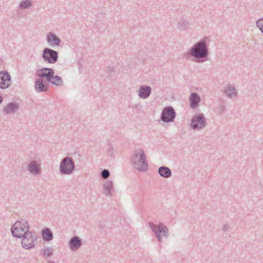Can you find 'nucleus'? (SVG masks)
<instances>
[{
	"mask_svg": "<svg viewBox=\"0 0 263 263\" xmlns=\"http://www.w3.org/2000/svg\"><path fill=\"white\" fill-rule=\"evenodd\" d=\"M192 54L197 57L201 58L206 55V49L203 42L199 43L192 50Z\"/></svg>",
	"mask_w": 263,
	"mask_h": 263,
	"instance_id": "6e6552de",
	"label": "nucleus"
},
{
	"mask_svg": "<svg viewBox=\"0 0 263 263\" xmlns=\"http://www.w3.org/2000/svg\"><path fill=\"white\" fill-rule=\"evenodd\" d=\"M35 87L36 90L39 92L46 91L48 90L47 86L44 85L41 80H37L36 81Z\"/></svg>",
	"mask_w": 263,
	"mask_h": 263,
	"instance_id": "a211bd4d",
	"label": "nucleus"
},
{
	"mask_svg": "<svg viewBox=\"0 0 263 263\" xmlns=\"http://www.w3.org/2000/svg\"><path fill=\"white\" fill-rule=\"evenodd\" d=\"M47 261V263H55V262L53 260H48Z\"/></svg>",
	"mask_w": 263,
	"mask_h": 263,
	"instance_id": "7c9ffc66",
	"label": "nucleus"
},
{
	"mask_svg": "<svg viewBox=\"0 0 263 263\" xmlns=\"http://www.w3.org/2000/svg\"><path fill=\"white\" fill-rule=\"evenodd\" d=\"M74 169V163L71 158L67 157L62 159L60 165V171L62 174H71Z\"/></svg>",
	"mask_w": 263,
	"mask_h": 263,
	"instance_id": "39448f33",
	"label": "nucleus"
},
{
	"mask_svg": "<svg viewBox=\"0 0 263 263\" xmlns=\"http://www.w3.org/2000/svg\"><path fill=\"white\" fill-rule=\"evenodd\" d=\"M175 117V112L171 107H165L162 111L161 119L163 121L168 122L172 121Z\"/></svg>",
	"mask_w": 263,
	"mask_h": 263,
	"instance_id": "423d86ee",
	"label": "nucleus"
},
{
	"mask_svg": "<svg viewBox=\"0 0 263 263\" xmlns=\"http://www.w3.org/2000/svg\"><path fill=\"white\" fill-rule=\"evenodd\" d=\"M10 84V76L8 72H0V88H6Z\"/></svg>",
	"mask_w": 263,
	"mask_h": 263,
	"instance_id": "9b49d317",
	"label": "nucleus"
},
{
	"mask_svg": "<svg viewBox=\"0 0 263 263\" xmlns=\"http://www.w3.org/2000/svg\"><path fill=\"white\" fill-rule=\"evenodd\" d=\"M82 245V239L77 236L72 237L68 242L69 248L71 251H76Z\"/></svg>",
	"mask_w": 263,
	"mask_h": 263,
	"instance_id": "1a4fd4ad",
	"label": "nucleus"
},
{
	"mask_svg": "<svg viewBox=\"0 0 263 263\" xmlns=\"http://www.w3.org/2000/svg\"><path fill=\"white\" fill-rule=\"evenodd\" d=\"M2 97L0 96V103L2 102Z\"/></svg>",
	"mask_w": 263,
	"mask_h": 263,
	"instance_id": "2f4dec72",
	"label": "nucleus"
},
{
	"mask_svg": "<svg viewBox=\"0 0 263 263\" xmlns=\"http://www.w3.org/2000/svg\"><path fill=\"white\" fill-rule=\"evenodd\" d=\"M27 170L30 173L34 175H39L41 173L40 165L35 160L31 161L28 164Z\"/></svg>",
	"mask_w": 263,
	"mask_h": 263,
	"instance_id": "f8f14e48",
	"label": "nucleus"
},
{
	"mask_svg": "<svg viewBox=\"0 0 263 263\" xmlns=\"http://www.w3.org/2000/svg\"><path fill=\"white\" fill-rule=\"evenodd\" d=\"M106 152L107 157H110L111 158H115L114 148L110 143L107 145Z\"/></svg>",
	"mask_w": 263,
	"mask_h": 263,
	"instance_id": "4be33fe9",
	"label": "nucleus"
},
{
	"mask_svg": "<svg viewBox=\"0 0 263 263\" xmlns=\"http://www.w3.org/2000/svg\"><path fill=\"white\" fill-rule=\"evenodd\" d=\"M17 108V105L15 104L11 103L8 104L4 109V111L7 113H10L15 111Z\"/></svg>",
	"mask_w": 263,
	"mask_h": 263,
	"instance_id": "5701e85b",
	"label": "nucleus"
},
{
	"mask_svg": "<svg viewBox=\"0 0 263 263\" xmlns=\"http://www.w3.org/2000/svg\"><path fill=\"white\" fill-rule=\"evenodd\" d=\"M48 81L57 85H60L62 83V80L61 78L57 76H51L50 80H49Z\"/></svg>",
	"mask_w": 263,
	"mask_h": 263,
	"instance_id": "412c9836",
	"label": "nucleus"
},
{
	"mask_svg": "<svg viewBox=\"0 0 263 263\" xmlns=\"http://www.w3.org/2000/svg\"><path fill=\"white\" fill-rule=\"evenodd\" d=\"M42 252L47 257H50L53 254V249L51 247H46L42 250Z\"/></svg>",
	"mask_w": 263,
	"mask_h": 263,
	"instance_id": "b1692460",
	"label": "nucleus"
},
{
	"mask_svg": "<svg viewBox=\"0 0 263 263\" xmlns=\"http://www.w3.org/2000/svg\"><path fill=\"white\" fill-rule=\"evenodd\" d=\"M229 228V224H225L222 227V231L223 232H226Z\"/></svg>",
	"mask_w": 263,
	"mask_h": 263,
	"instance_id": "c756f323",
	"label": "nucleus"
},
{
	"mask_svg": "<svg viewBox=\"0 0 263 263\" xmlns=\"http://www.w3.org/2000/svg\"><path fill=\"white\" fill-rule=\"evenodd\" d=\"M130 161L134 167L139 172H145L147 171L148 163L146 161V157L142 149L135 150Z\"/></svg>",
	"mask_w": 263,
	"mask_h": 263,
	"instance_id": "f257e3e1",
	"label": "nucleus"
},
{
	"mask_svg": "<svg viewBox=\"0 0 263 263\" xmlns=\"http://www.w3.org/2000/svg\"><path fill=\"white\" fill-rule=\"evenodd\" d=\"M106 227V222L104 221H100L99 224V228L100 230H103Z\"/></svg>",
	"mask_w": 263,
	"mask_h": 263,
	"instance_id": "c85d7f7f",
	"label": "nucleus"
},
{
	"mask_svg": "<svg viewBox=\"0 0 263 263\" xmlns=\"http://www.w3.org/2000/svg\"><path fill=\"white\" fill-rule=\"evenodd\" d=\"M101 175L103 178H107L110 175V172L108 170L104 169L101 172Z\"/></svg>",
	"mask_w": 263,
	"mask_h": 263,
	"instance_id": "a878e982",
	"label": "nucleus"
},
{
	"mask_svg": "<svg viewBox=\"0 0 263 263\" xmlns=\"http://www.w3.org/2000/svg\"><path fill=\"white\" fill-rule=\"evenodd\" d=\"M43 58L48 63H54L57 61L58 53L51 49L46 48L43 51Z\"/></svg>",
	"mask_w": 263,
	"mask_h": 263,
	"instance_id": "0eeeda50",
	"label": "nucleus"
},
{
	"mask_svg": "<svg viewBox=\"0 0 263 263\" xmlns=\"http://www.w3.org/2000/svg\"><path fill=\"white\" fill-rule=\"evenodd\" d=\"M53 71L50 68H42L36 71V74L40 77H45L48 81L53 75Z\"/></svg>",
	"mask_w": 263,
	"mask_h": 263,
	"instance_id": "ddd939ff",
	"label": "nucleus"
},
{
	"mask_svg": "<svg viewBox=\"0 0 263 263\" xmlns=\"http://www.w3.org/2000/svg\"><path fill=\"white\" fill-rule=\"evenodd\" d=\"M257 25L260 30L263 32V18L259 20L257 22Z\"/></svg>",
	"mask_w": 263,
	"mask_h": 263,
	"instance_id": "cd10ccee",
	"label": "nucleus"
},
{
	"mask_svg": "<svg viewBox=\"0 0 263 263\" xmlns=\"http://www.w3.org/2000/svg\"><path fill=\"white\" fill-rule=\"evenodd\" d=\"M112 191H113V182L111 180H107L103 184L104 193L106 196H111V192Z\"/></svg>",
	"mask_w": 263,
	"mask_h": 263,
	"instance_id": "dca6fc26",
	"label": "nucleus"
},
{
	"mask_svg": "<svg viewBox=\"0 0 263 263\" xmlns=\"http://www.w3.org/2000/svg\"><path fill=\"white\" fill-rule=\"evenodd\" d=\"M158 173L159 175L164 178H168L171 177L172 173L170 168L166 166H161L158 168Z\"/></svg>",
	"mask_w": 263,
	"mask_h": 263,
	"instance_id": "4468645a",
	"label": "nucleus"
},
{
	"mask_svg": "<svg viewBox=\"0 0 263 263\" xmlns=\"http://www.w3.org/2000/svg\"><path fill=\"white\" fill-rule=\"evenodd\" d=\"M31 5V3H30V2L28 0H25L23 2H22L21 4H20V7L22 8H25L28 6H30Z\"/></svg>",
	"mask_w": 263,
	"mask_h": 263,
	"instance_id": "bb28decb",
	"label": "nucleus"
},
{
	"mask_svg": "<svg viewBox=\"0 0 263 263\" xmlns=\"http://www.w3.org/2000/svg\"><path fill=\"white\" fill-rule=\"evenodd\" d=\"M151 92V88L149 87H141L139 91V96L141 98H147Z\"/></svg>",
	"mask_w": 263,
	"mask_h": 263,
	"instance_id": "6ab92c4d",
	"label": "nucleus"
},
{
	"mask_svg": "<svg viewBox=\"0 0 263 263\" xmlns=\"http://www.w3.org/2000/svg\"><path fill=\"white\" fill-rule=\"evenodd\" d=\"M47 41L49 45L52 46L58 45L60 44V39L55 35L49 33L47 36Z\"/></svg>",
	"mask_w": 263,
	"mask_h": 263,
	"instance_id": "f3484780",
	"label": "nucleus"
},
{
	"mask_svg": "<svg viewBox=\"0 0 263 263\" xmlns=\"http://www.w3.org/2000/svg\"><path fill=\"white\" fill-rule=\"evenodd\" d=\"M23 235L20 238L22 239V246L23 248L30 250L34 248L35 244L37 243V234L34 231H28L27 232L24 233Z\"/></svg>",
	"mask_w": 263,
	"mask_h": 263,
	"instance_id": "7ed1b4c3",
	"label": "nucleus"
},
{
	"mask_svg": "<svg viewBox=\"0 0 263 263\" xmlns=\"http://www.w3.org/2000/svg\"><path fill=\"white\" fill-rule=\"evenodd\" d=\"M199 101L200 98L198 95L195 93L192 94L190 97L191 106L193 107H195Z\"/></svg>",
	"mask_w": 263,
	"mask_h": 263,
	"instance_id": "aec40b11",
	"label": "nucleus"
},
{
	"mask_svg": "<svg viewBox=\"0 0 263 263\" xmlns=\"http://www.w3.org/2000/svg\"><path fill=\"white\" fill-rule=\"evenodd\" d=\"M192 126L194 129H200L205 125V120L202 115L195 116L192 119Z\"/></svg>",
	"mask_w": 263,
	"mask_h": 263,
	"instance_id": "9d476101",
	"label": "nucleus"
},
{
	"mask_svg": "<svg viewBox=\"0 0 263 263\" xmlns=\"http://www.w3.org/2000/svg\"><path fill=\"white\" fill-rule=\"evenodd\" d=\"M149 226L151 227L152 231L154 232L159 242H161L162 239L161 234H162L163 236L166 238H168L169 236L168 229L162 223H160L159 224H155L150 222H149Z\"/></svg>",
	"mask_w": 263,
	"mask_h": 263,
	"instance_id": "20e7f679",
	"label": "nucleus"
},
{
	"mask_svg": "<svg viewBox=\"0 0 263 263\" xmlns=\"http://www.w3.org/2000/svg\"><path fill=\"white\" fill-rule=\"evenodd\" d=\"M226 92L229 97H232L235 95V89L232 86H229L226 90Z\"/></svg>",
	"mask_w": 263,
	"mask_h": 263,
	"instance_id": "393cba45",
	"label": "nucleus"
},
{
	"mask_svg": "<svg viewBox=\"0 0 263 263\" xmlns=\"http://www.w3.org/2000/svg\"><path fill=\"white\" fill-rule=\"evenodd\" d=\"M42 239L45 241H49L53 239V235L51 230L48 228H45L41 231Z\"/></svg>",
	"mask_w": 263,
	"mask_h": 263,
	"instance_id": "2eb2a0df",
	"label": "nucleus"
},
{
	"mask_svg": "<svg viewBox=\"0 0 263 263\" xmlns=\"http://www.w3.org/2000/svg\"><path fill=\"white\" fill-rule=\"evenodd\" d=\"M30 226L27 221L25 219L17 220L11 227V231L12 235L16 238H21L24 233L29 230Z\"/></svg>",
	"mask_w": 263,
	"mask_h": 263,
	"instance_id": "f03ea898",
	"label": "nucleus"
}]
</instances>
